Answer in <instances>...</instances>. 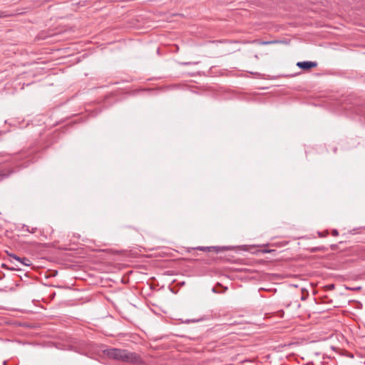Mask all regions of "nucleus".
<instances>
[{"mask_svg":"<svg viewBox=\"0 0 365 365\" xmlns=\"http://www.w3.org/2000/svg\"><path fill=\"white\" fill-rule=\"evenodd\" d=\"M106 354L110 359L128 362L131 364H137L140 361V356L135 352H130L125 349H109L106 350Z\"/></svg>","mask_w":365,"mask_h":365,"instance_id":"obj_1","label":"nucleus"},{"mask_svg":"<svg viewBox=\"0 0 365 365\" xmlns=\"http://www.w3.org/2000/svg\"><path fill=\"white\" fill-rule=\"evenodd\" d=\"M228 247H219V246H212V247H197L195 248H192V250H200L204 252H211L215 251V252H221L225 250H229Z\"/></svg>","mask_w":365,"mask_h":365,"instance_id":"obj_2","label":"nucleus"},{"mask_svg":"<svg viewBox=\"0 0 365 365\" xmlns=\"http://www.w3.org/2000/svg\"><path fill=\"white\" fill-rule=\"evenodd\" d=\"M297 66L302 70L309 71L313 68L317 66V63L315 61H301L297 63Z\"/></svg>","mask_w":365,"mask_h":365,"instance_id":"obj_3","label":"nucleus"},{"mask_svg":"<svg viewBox=\"0 0 365 365\" xmlns=\"http://www.w3.org/2000/svg\"><path fill=\"white\" fill-rule=\"evenodd\" d=\"M7 254L9 257L19 262L21 264L24 266H31V260L27 257H20L15 254H11L7 252Z\"/></svg>","mask_w":365,"mask_h":365,"instance_id":"obj_4","label":"nucleus"},{"mask_svg":"<svg viewBox=\"0 0 365 365\" xmlns=\"http://www.w3.org/2000/svg\"><path fill=\"white\" fill-rule=\"evenodd\" d=\"M13 173L14 170L11 168L0 169V181L8 178Z\"/></svg>","mask_w":365,"mask_h":365,"instance_id":"obj_5","label":"nucleus"},{"mask_svg":"<svg viewBox=\"0 0 365 365\" xmlns=\"http://www.w3.org/2000/svg\"><path fill=\"white\" fill-rule=\"evenodd\" d=\"M227 289V287H223L221 284L217 283V285L212 288V292L215 293H224Z\"/></svg>","mask_w":365,"mask_h":365,"instance_id":"obj_6","label":"nucleus"},{"mask_svg":"<svg viewBox=\"0 0 365 365\" xmlns=\"http://www.w3.org/2000/svg\"><path fill=\"white\" fill-rule=\"evenodd\" d=\"M24 12H18L16 14H9L6 11H0V18H6V17H11L14 16L18 14H23Z\"/></svg>","mask_w":365,"mask_h":365,"instance_id":"obj_7","label":"nucleus"},{"mask_svg":"<svg viewBox=\"0 0 365 365\" xmlns=\"http://www.w3.org/2000/svg\"><path fill=\"white\" fill-rule=\"evenodd\" d=\"M1 267L2 268H4V269H9V270H20V269H21V268H10V267H8L6 264H4V263H2V264H1Z\"/></svg>","mask_w":365,"mask_h":365,"instance_id":"obj_8","label":"nucleus"},{"mask_svg":"<svg viewBox=\"0 0 365 365\" xmlns=\"http://www.w3.org/2000/svg\"><path fill=\"white\" fill-rule=\"evenodd\" d=\"M335 287L334 284H328L325 287V288L327 289V290H332L334 289Z\"/></svg>","mask_w":365,"mask_h":365,"instance_id":"obj_9","label":"nucleus"},{"mask_svg":"<svg viewBox=\"0 0 365 365\" xmlns=\"http://www.w3.org/2000/svg\"><path fill=\"white\" fill-rule=\"evenodd\" d=\"M274 251V250H268V249H264V250H261V252L262 253H271V252H272Z\"/></svg>","mask_w":365,"mask_h":365,"instance_id":"obj_10","label":"nucleus"},{"mask_svg":"<svg viewBox=\"0 0 365 365\" xmlns=\"http://www.w3.org/2000/svg\"><path fill=\"white\" fill-rule=\"evenodd\" d=\"M277 42V41H264V42H262V44L267 45V44L274 43Z\"/></svg>","mask_w":365,"mask_h":365,"instance_id":"obj_11","label":"nucleus"},{"mask_svg":"<svg viewBox=\"0 0 365 365\" xmlns=\"http://www.w3.org/2000/svg\"><path fill=\"white\" fill-rule=\"evenodd\" d=\"M322 249L320 248V247H313L311 249V252H315L317 251H319V250H322Z\"/></svg>","mask_w":365,"mask_h":365,"instance_id":"obj_12","label":"nucleus"},{"mask_svg":"<svg viewBox=\"0 0 365 365\" xmlns=\"http://www.w3.org/2000/svg\"><path fill=\"white\" fill-rule=\"evenodd\" d=\"M331 235H332L333 236L336 237V236H338V235H339V232H338V231H337L336 230H333L331 231Z\"/></svg>","mask_w":365,"mask_h":365,"instance_id":"obj_13","label":"nucleus"},{"mask_svg":"<svg viewBox=\"0 0 365 365\" xmlns=\"http://www.w3.org/2000/svg\"><path fill=\"white\" fill-rule=\"evenodd\" d=\"M27 230L29 231L31 233H34L36 232V228H32L31 231L29 229H27Z\"/></svg>","mask_w":365,"mask_h":365,"instance_id":"obj_14","label":"nucleus"},{"mask_svg":"<svg viewBox=\"0 0 365 365\" xmlns=\"http://www.w3.org/2000/svg\"><path fill=\"white\" fill-rule=\"evenodd\" d=\"M197 321L198 320L191 319V320H187V322H197Z\"/></svg>","mask_w":365,"mask_h":365,"instance_id":"obj_15","label":"nucleus"},{"mask_svg":"<svg viewBox=\"0 0 365 365\" xmlns=\"http://www.w3.org/2000/svg\"><path fill=\"white\" fill-rule=\"evenodd\" d=\"M319 236H321V237L322 236V235H321V233H320V232H319ZM327 235H328V232H326V234H325V235H324V236H327Z\"/></svg>","mask_w":365,"mask_h":365,"instance_id":"obj_16","label":"nucleus"},{"mask_svg":"<svg viewBox=\"0 0 365 365\" xmlns=\"http://www.w3.org/2000/svg\"><path fill=\"white\" fill-rule=\"evenodd\" d=\"M5 274H3V276L2 277H0V279H1L3 277H4Z\"/></svg>","mask_w":365,"mask_h":365,"instance_id":"obj_17","label":"nucleus"},{"mask_svg":"<svg viewBox=\"0 0 365 365\" xmlns=\"http://www.w3.org/2000/svg\"><path fill=\"white\" fill-rule=\"evenodd\" d=\"M12 268H19V267H16V266H14V267H13Z\"/></svg>","mask_w":365,"mask_h":365,"instance_id":"obj_18","label":"nucleus"}]
</instances>
